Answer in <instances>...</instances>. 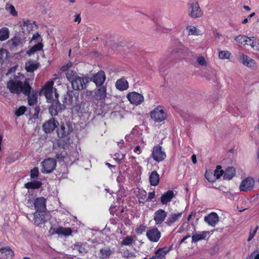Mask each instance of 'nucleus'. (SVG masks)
<instances>
[{
    "instance_id": "obj_1",
    "label": "nucleus",
    "mask_w": 259,
    "mask_h": 259,
    "mask_svg": "<svg viewBox=\"0 0 259 259\" xmlns=\"http://www.w3.org/2000/svg\"><path fill=\"white\" fill-rule=\"evenodd\" d=\"M7 87L11 93L16 94H20L21 93L24 94H28L29 89H31L28 81H25L23 82L16 77L10 80L7 82Z\"/></svg>"
},
{
    "instance_id": "obj_2",
    "label": "nucleus",
    "mask_w": 259,
    "mask_h": 259,
    "mask_svg": "<svg viewBox=\"0 0 259 259\" xmlns=\"http://www.w3.org/2000/svg\"><path fill=\"white\" fill-rule=\"evenodd\" d=\"M54 81L53 80L47 82L44 86L41 93L44 94L48 102L52 103L58 101V94L57 90L53 88Z\"/></svg>"
},
{
    "instance_id": "obj_3",
    "label": "nucleus",
    "mask_w": 259,
    "mask_h": 259,
    "mask_svg": "<svg viewBox=\"0 0 259 259\" xmlns=\"http://www.w3.org/2000/svg\"><path fill=\"white\" fill-rule=\"evenodd\" d=\"M188 15L193 18H197L202 15V11L196 0H191L188 4Z\"/></svg>"
},
{
    "instance_id": "obj_4",
    "label": "nucleus",
    "mask_w": 259,
    "mask_h": 259,
    "mask_svg": "<svg viewBox=\"0 0 259 259\" xmlns=\"http://www.w3.org/2000/svg\"><path fill=\"white\" fill-rule=\"evenodd\" d=\"M120 151L114 155V159L119 161L124 159L125 154L132 149V145L131 144L124 142L123 140L118 143Z\"/></svg>"
},
{
    "instance_id": "obj_5",
    "label": "nucleus",
    "mask_w": 259,
    "mask_h": 259,
    "mask_svg": "<svg viewBox=\"0 0 259 259\" xmlns=\"http://www.w3.org/2000/svg\"><path fill=\"white\" fill-rule=\"evenodd\" d=\"M150 116L154 121L160 122L166 119L167 114L162 106H158L151 111Z\"/></svg>"
},
{
    "instance_id": "obj_6",
    "label": "nucleus",
    "mask_w": 259,
    "mask_h": 259,
    "mask_svg": "<svg viewBox=\"0 0 259 259\" xmlns=\"http://www.w3.org/2000/svg\"><path fill=\"white\" fill-rule=\"evenodd\" d=\"M61 70L66 72L67 79L70 82L78 76L77 72L73 67V63L71 62L62 66Z\"/></svg>"
},
{
    "instance_id": "obj_7",
    "label": "nucleus",
    "mask_w": 259,
    "mask_h": 259,
    "mask_svg": "<svg viewBox=\"0 0 259 259\" xmlns=\"http://www.w3.org/2000/svg\"><path fill=\"white\" fill-rule=\"evenodd\" d=\"M89 82V78L86 77L77 76L71 82L72 88L74 90H81L85 88Z\"/></svg>"
},
{
    "instance_id": "obj_8",
    "label": "nucleus",
    "mask_w": 259,
    "mask_h": 259,
    "mask_svg": "<svg viewBox=\"0 0 259 259\" xmlns=\"http://www.w3.org/2000/svg\"><path fill=\"white\" fill-rule=\"evenodd\" d=\"M151 157L155 161L159 162L165 159L166 155L161 146L156 145L152 149Z\"/></svg>"
},
{
    "instance_id": "obj_9",
    "label": "nucleus",
    "mask_w": 259,
    "mask_h": 259,
    "mask_svg": "<svg viewBox=\"0 0 259 259\" xmlns=\"http://www.w3.org/2000/svg\"><path fill=\"white\" fill-rule=\"evenodd\" d=\"M255 185V181L251 177H248L244 179L239 185V189L241 191L249 192L252 190Z\"/></svg>"
},
{
    "instance_id": "obj_10",
    "label": "nucleus",
    "mask_w": 259,
    "mask_h": 259,
    "mask_svg": "<svg viewBox=\"0 0 259 259\" xmlns=\"http://www.w3.org/2000/svg\"><path fill=\"white\" fill-rule=\"evenodd\" d=\"M42 169L43 173L48 174L52 172L56 167V161L54 158H48L41 162Z\"/></svg>"
},
{
    "instance_id": "obj_11",
    "label": "nucleus",
    "mask_w": 259,
    "mask_h": 259,
    "mask_svg": "<svg viewBox=\"0 0 259 259\" xmlns=\"http://www.w3.org/2000/svg\"><path fill=\"white\" fill-rule=\"evenodd\" d=\"M167 218V212L165 210L161 208L158 209L153 214V220L155 222V225L160 226L166 220Z\"/></svg>"
},
{
    "instance_id": "obj_12",
    "label": "nucleus",
    "mask_w": 259,
    "mask_h": 259,
    "mask_svg": "<svg viewBox=\"0 0 259 259\" xmlns=\"http://www.w3.org/2000/svg\"><path fill=\"white\" fill-rule=\"evenodd\" d=\"M126 98L131 103L136 106L141 104L144 100L143 95L136 92L129 93L126 95Z\"/></svg>"
},
{
    "instance_id": "obj_13",
    "label": "nucleus",
    "mask_w": 259,
    "mask_h": 259,
    "mask_svg": "<svg viewBox=\"0 0 259 259\" xmlns=\"http://www.w3.org/2000/svg\"><path fill=\"white\" fill-rule=\"evenodd\" d=\"M72 125L69 122L62 123L57 129V135L60 138H63L67 136L72 131Z\"/></svg>"
},
{
    "instance_id": "obj_14",
    "label": "nucleus",
    "mask_w": 259,
    "mask_h": 259,
    "mask_svg": "<svg viewBox=\"0 0 259 259\" xmlns=\"http://www.w3.org/2000/svg\"><path fill=\"white\" fill-rule=\"evenodd\" d=\"M130 138V137H126V141L125 142L131 144L132 145V148L135 146L134 152L138 155L140 154L142 152V148L146 145L143 138H140L137 142H136V140L130 142L128 141Z\"/></svg>"
},
{
    "instance_id": "obj_15",
    "label": "nucleus",
    "mask_w": 259,
    "mask_h": 259,
    "mask_svg": "<svg viewBox=\"0 0 259 259\" xmlns=\"http://www.w3.org/2000/svg\"><path fill=\"white\" fill-rule=\"evenodd\" d=\"M161 236L160 232L155 227L150 229L146 232L147 237L152 242H157Z\"/></svg>"
},
{
    "instance_id": "obj_16",
    "label": "nucleus",
    "mask_w": 259,
    "mask_h": 259,
    "mask_svg": "<svg viewBox=\"0 0 259 259\" xmlns=\"http://www.w3.org/2000/svg\"><path fill=\"white\" fill-rule=\"evenodd\" d=\"M239 59L241 61L242 63L244 65L251 69H255L257 65L256 62L249 57L242 53L239 54Z\"/></svg>"
},
{
    "instance_id": "obj_17",
    "label": "nucleus",
    "mask_w": 259,
    "mask_h": 259,
    "mask_svg": "<svg viewBox=\"0 0 259 259\" xmlns=\"http://www.w3.org/2000/svg\"><path fill=\"white\" fill-rule=\"evenodd\" d=\"M58 124V121L54 118H52L43 124L42 128L45 133H51L55 130Z\"/></svg>"
},
{
    "instance_id": "obj_18",
    "label": "nucleus",
    "mask_w": 259,
    "mask_h": 259,
    "mask_svg": "<svg viewBox=\"0 0 259 259\" xmlns=\"http://www.w3.org/2000/svg\"><path fill=\"white\" fill-rule=\"evenodd\" d=\"M183 211L178 213L171 212L168 215L165 222V224L168 226H172L175 223L178 222L182 218Z\"/></svg>"
},
{
    "instance_id": "obj_19",
    "label": "nucleus",
    "mask_w": 259,
    "mask_h": 259,
    "mask_svg": "<svg viewBox=\"0 0 259 259\" xmlns=\"http://www.w3.org/2000/svg\"><path fill=\"white\" fill-rule=\"evenodd\" d=\"M34 205L36 212H44L46 209V200L43 197L37 198L34 200Z\"/></svg>"
},
{
    "instance_id": "obj_20",
    "label": "nucleus",
    "mask_w": 259,
    "mask_h": 259,
    "mask_svg": "<svg viewBox=\"0 0 259 259\" xmlns=\"http://www.w3.org/2000/svg\"><path fill=\"white\" fill-rule=\"evenodd\" d=\"M204 221L211 227H215L219 221V217L218 214L212 212L204 217Z\"/></svg>"
},
{
    "instance_id": "obj_21",
    "label": "nucleus",
    "mask_w": 259,
    "mask_h": 259,
    "mask_svg": "<svg viewBox=\"0 0 259 259\" xmlns=\"http://www.w3.org/2000/svg\"><path fill=\"white\" fill-rule=\"evenodd\" d=\"M106 78L105 74L104 71H100L92 77V80L97 86L101 85L105 81Z\"/></svg>"
},
{
    "instance_id": "obj_22",
    "label": "nucleus",
    "mask_w": 259,
    "mask_h": 259,
    "mask_svg": "<svg viewBox=\"0 0 259 259\" xmlns=\"http://www.w3.org/2000/svg\"><path fill=\"white\" fill-rule=\"evenodd\" d=\"M235 40L239 44L243 45H249L252 48L254 47L253 41L251 38L246 35H240L236 36Z\"/></svg>"
},
{
    "instance_id": "obj_23",
    "label": "nucleus",
    "mask_w": 259,
    "mask_h": 259,
    "mask_svg": "<svg viewBox=\"0 0 259 259\" xmlns=\"http://www.w3.org/2000/svg\"><path fill=\"white\" fill-rule=\"evenodd\" d=\"M115 87L118 90L123 91L128 88V83L124 77H122L117 80L115 82Z\"/></svg>"
},
{
    "instance_id": "obj_24",
    "label": "nucleus",
    "mask_w": 259,
    "mask_h": 259,
    "mask_svg": "<svg viewBox=\"0 0 259 259\" xmlns=\"http://www.w3.org/2000/svg\"><path fill=\"white\" fill-rule=\"evenodd\" d=\"M14 255V252L8 247L0 249V259H12Z\"/></svg>"
},
{
    "instance_id": "obj_25",
    "label": "nucleus",
    "mask_w": 259,
    "mask_h": 259,
    "mask_svg": "<svg viewBox=\"0 0 259 259\" xmlns=\"http://www.w3.org/2000/svg\"><path fill=\"white\" fill-rule=\"evenodd\" d=\"M31 90L29 89V91L28 94H25L27 96V100L28 105L30 106H33L37 104L38 95L36 92H31Z\"/></svg>"
},
{
    "instance_id": "obj_26",
    "label": "nucleus",
    "mask_w": 259,
    "mask_h": 259,
    "mask_svg": "<svg viewBox=\"0 0 259 259\" xmlns=\"http://www.w3.org/2000/svg\"><path fill=\"white\" fill-rule=\"evenodd\" d=\"M149 183L151 186H157L160 180L159 175L156 170L152 171L149 174Z\"/></svg>"
},
{
    "instance_id": "obj_27",
    "label": "nucleus",
    "mask_w": 259,
    "mask_h": 259,
    "mask_svg": "<svg viewBox=\"0 0 259 259\" xmlns=\"http://www.w3.org/2000/svg\"><path fill=\"white\" fill-rule=\"evenodd\" d=\"M174 197V193L172 190H169L163 193L161 196V202L163 204H167Z\"/></svg>"
},
{
    "instance_id": "obj_28",
    "label": "nucleus",
    "mask_w": 259,
    "mask_h": 259,
    "mask_svg": "<svg viewBox=\"0 0 259 259\" xmlns=\"http://www.w3.org/2000/svg\"><path fill=\"white\" fill-rule=\"evenodd\" d=\"M34 224L38 226L45 222L44 212H35L33 214Z\"/></svg>"
},
{
    "instance_id": "obj_29",
    "label": "nucleus",
    "mask_w": 259,
    "mask_h": 259,
    "mask_svg": "<svg viewBox=\"0 0 259 259\" xmlns=\"http://www.w3.org/2000/svg\"><path fill=\"white\" fill-rule=\"evenodd\" d=\"M209 234V232L208 231H205L193 234L192 236V242H196L200 240L205 239L206 236Z\"/></svg>"
},
{
    "instance_id": "obj_30",
    "label": "nucleus",
    "mask_w": 259,
    "mask_h": 259,
    "mask_svg": "<svg viewBox=\"0 0 259 259\" xmlns=\"http://www.w3.org/2000/svg\"><path fill=\"white\" fill-rule=\"evenodd\" d=\"M21 29L24 33H29L32 30L34 26L33 24L29 20H26L22 22L21 24Z\"/></svg>"
},
{
    "instance_id": "obj_31",
    "label": "nucleus",
    "mask_w": 259,
    "mask_h": 259,
    "mask_svg": "<svg viewBox=\"0 0 259 259\" xmlns=\"http://www.w3.org/2000/svg\"><path fill=\"white\" fill-rule=\"evenodd\" d=\"M186 30L188 35H200L202 34V31L197 27L192 25H188L186 27Z\"/></svg>"
},
{
    "instance_id": "obj_32",
    "label": "nucleus",
    "mask_w": 259,
    "mask_h": 259,
    "mask_svg": "<svg viewBox=\"0 0 259 259\" xmlns=\"http://www.w3.org/2000/svg\"><path fill=\"white\" fill-rule=\"evenodd\" d=\"M236 174V170L233 167H228L223 172V178L225 180H231Z\"/></svg>"
},
{
    "instance_id": "obj_33",
    "label": "nucleus",
    "mask_w": 259,
    "mask_h": 259,
    "mask_svg": "<svg viewBox=\"0 0 259 259\" xmlns=\"http://www.w3.org/2000/svg\"><path fill=\"white\" fill-rule=\"evenodd\" d=\"M106 96V89L104 87L98 89L95 92L94 97L98 100L105 99Z\"/></svg>"
},
{
    "instance_id": "obj_34",
    "label": "nucleus",
    "mask_w": 259,
    "mask_h": 259,
    "mask_svg": "<svg viewBox=\"0 0 259 259\" xmlns=\"http://www.w3.org/2000/svg\"><path fill=\"white\" fill-rule=\"evenodd\" d=\"M72 232V231L70 228H64L62 227L58 228L55 231L56 234L65 236L71 235Z\"/></svg>"
},
{
    "instance_id": "obj_35",
    "label": "nucleus",
    "mask_w": 259,
    "mask_h": 259,
    "mask_svg": "<svg viewBox=\"0 0 259 259\" xmlns=\"http://www.w3.org/2000/svg\"><path fill=\"white\" fill-rule=\"evenodd\" d=\"M38 67V64L33 61H28L26 62L25 69L27 72H32Z\"/></svg>"
},
{
    "instance_id": "obj_36",
    "label": "nucleus",
    "mask_w": 259,
    "mask_h": 259,
    "mask_svg": "<svg viewBox=\"0 0 259 259\" xmlns=\"http://www.w3.org/2000/svg\"><path fill=\"white\" fill-rule=\"evenodd\" d=\"M10 31L7 27H4L0 29V41H4L9 37Z\"/></svg>"
},
{
    "instance_id": "obj_37",
    "label": "nucleus",
    "mask_w": 259,
    "mask_h": 259,
    "mask_svg": "<svg viewBox=\"0 0 259 259\" xmlns=\"http://www.w3.org/2000/svg\"><path fill=\"white\" fill-rule=\"evenodd\" d=\"M41 185L42 183L40 181H34L26 183L25 184V187L28 189H38L41 187Z\"/></svg>"
},
{
    "instance_id": "obj_38",
    "label": "nucleus",
    "mask_w": 259,
    "mask_h": 259,
    "mask_svg": "<svg viewBox=\"0 0 259 259\" xmlns=\"http://www.w3.org/2000/svg\"><path fill=\"white\" fill-rule=\"evenodd\" d=\"M42 48V44L38 42L36 45L31 47L28 51L27 54L30 56L35 52L40 51Z\"/></svg>"
},
{
    "instance_id": "obj_39",
    "label": "nucleus",
    "mask_w": 259,
    "mask_h": 259,
    "mask_svg": "<svg viewBox=\"0 0 259 259\" xmlns=\"http://www.w3.org/2000/svg\"><path fill=\"white\" fill-rule=\"evenodd\" d=\"M231 55V53L228 51H221L219 53V58L220 59H228Z\"/></svg>"
},
{
    "instance_id": "obj_40",
    "label": "nucleus",
    "mask_w": 259,
    "mask_h": 259,
    "mask_svg": "<svg viewBox=\"0 0 259 259\" xmlns=\"http://www.w3.org/2000/svg\"><path fill=\"white\" fill-rule=\"evenodd\" d=\"M224 171L222 169V167L220 165L217 166V168L214 171L213 175L216 179H219L221 176H223Z\"/></svg>"
},
{
    "instance_id": "obj_41",
    "label": "nucleus",
    "mask_w": 259,
    "mask_h": 259,
    "mask_svg": "<svg viewBox=\"0 0 259 259\" xmlns=\"http://www.w3.org/2000/svg\"><path fill=\"white\" fill-rule=\"evenodd\" d=\"M134 239L132 236H127L123 239L121 242V244L122 245H130L133 243Z\"/></svg>"
},
{
    "instance_id": "obj_42",
    "label": "nucleus",
    "mask_w": 259,
    "mask_h": 259,
    "mask_svg": "<svg viewBox=\"0 0 259 259\" xmlns=\"http://www.w3.org/2000/svg\"><path fill=\"white\" fill-rule=\"evenodd\" d=\"M8 56V51L4 49H0V64L3 63V62L7 58Z\"/></svg>"
},
{
    "instance_id": "obj_43",
    "label": "nucleus",
    "mask_w": 259,
    "mask_h": 259,
    "mask_svg": "<svg viewBox=\"0 0 259 259\" xmlns=\"http://www.w3.org/2000/svg\"><path fill=\"white\" fill-rule=\"evenodd\" d=\"M63 102L67 105L71 104L73 102V96L68 93L64 95Z\"/></svg>"
},
{
    "instance_id": "obj_44",
    "label": "nucleus",
    "mask_w": 259,
    "mask_h": 259,
    "mask_svg": "<svg viewBox=\"0 0 259 259\" xmlns=\"http://www.w3.org/2000/svg\"><path fill=\"white\" fill-rule=\"evenodd\" d=\"M100 252L101 257L105 258L110 256L111 253V251L109 248L102 249H100Z\"/></svg>"
},
{
    "instance_id": "obj_45",
    "label": "nucleus",
    "mask_w": 259,
    "mask_h": 259,
    "mask_svg": "<svg viewBox=\"0 0 259 259\" xmlns=\"http://www.w3.org/2000/svg\"><path fill=\"white\" fill-rule=\"evenodd\" d=\"M258 229V226H255V227L253 229V228L250 229V231H249V236L247 239V241L249 242L254 238V236L255 235V234L257 232Z\"/></svg>"
},
{
    "instance_id": "obj_46",
    "label": "nucleus",
    "mask_w": 259,
    "mask_h": 259,
    "mask_svg": "<svg viewBox=\"0 0 259 259\" xmlns=\"http://www.w3.org/2000/svg\"><path fill=\"white\" fill-rule=\"evenodd\" d=\"M10 43L13 47H17L21 45V40L18 37H14L10 40Z\"/></svg>"
},
{
    "instance_id": "obj_47",
    "label": "nucleus",
    "mask_w": 259,
    "mask_h": 259,
    "mask_svg": "<svg viewBox=\"0 0 259 259\" xmlns=\"http://www.w3.org/2000/svg\"><path fill=\"white\" fill-rule=\"evenodd\" d=\"M26 110V107L24 106H20L15 111V114L17 116L19 117L24 114Z\"/></svg>"
},
{
    "instance_id": "obj_48",
    "label": "nucleus",
    "mask_w": 259,
    "mask_h": 259,
    "mask_svg": "<svg viewBox=\"0 0 259 259\" xmlns=\"http://www.w3.org/2000/svg\"><path fill=\"white\" fill-rule=\"evenodd\" d=\"M137 196L139 198V202L143 203L147 198L146 192L145 191H141Z\"/></svg>"
},
{
    "instance_id": "obj_49",
    "label": "nucleus",
    "mask_w": 259,
    "mask_h": 259,
    "mask_svg": "<svg viewBox=\"0 0 259 259\" xmlns=\"http://www.w3.org/2000/svg\"><path fill=\"white\" fill-rule=\"evenodd\" d=\"M197 63L202 66H206L207 65L206 61L203 56H199L196 59Z\"/></svg>"
},
{
    "instance_id": "obj_50",
    "label": "nucleus",
    "mask_w": 259,
    "mask_h": 259,
    "mask_svg": "<svg viewBox=\"0 0 259 259\" xmlns=\"http://www.w3.org/2000/svg\"><path fill=\"white\" fill-rule=\"evenodd\" d=\"M205 176L206 179L210 182H213L217 180L211 172H206Z\"/></svg>"
},
{
    "instance_id": "obj_51",
    "label": "nucleus",
    "mask_w": 259,
    "mask_h": 259,
    "mask_svg": "<svg viewBox=\"0 0 259 259\" xmlns=\"http://www.w3.org/2000/svg\"><path fill=\"white\" fill-rule=\"evenodd\" d=\"M39 174L38 168L36 167H34L30 171V177L31 179L36 178Z\"/></svg>"
},
{
    "instance_id": "obj_52",
    "label": "nucleus",
    "mask_w": 259,
    "mask_h": 259,
    "mask_svg": "<svg viewBox=\"0 0 259 259\" xmlns=\"http://www.w3.org/2000/svg\"><path fill=\"white\" fill-rule=\"evenodd\" d=\"M8 11L13 16H17V12L13 5H10L7 7Z\"/></svg>"
},
{
    "instance_id": "obj_53",
    "label": "nucleus",
    "mask_w": 259,
    "mask_h": 259,
    "mask_svg": "<svg viewBox=\"0 0 259 259\" xmlns=\"http://www.w3.org/2000/svg\"><path fill=\"white\" fill-rule=\"evenodd\" d=\"M40 111V108L38 106H35L34 108V113L32 115V118L36 119L38 117V114Z\"/></svg>"
},
{
    "instance_id": "obj_54",
    "label": "nucleus",
    "mask_w": 259,
    "mask_h": 259,
    "mask_svg": "<svg viewBox=\"0 0 259 259\" xmlns=\"http://www.w3.org/2000/svg\"><path fill=\"white\" fill-rule=\"evenodd\" d=\"M75 247L78 251L81 254H84L86 252L85 249L81 245L77 244L75 245Z\"/></svg>"
},
{
    "instance_id": "obj_55",
    "label": "nucleus",
    "mask_w": 259,
    "mask_h": 259,
    "mask_svg": "<svg viewBox=\"0 0 259 259\" xmlns=\"http://www.w3.org/2000/svg\"><path fill=\"white\" fill-rule=\"evenodd\" d=\"M146 227L143 225H140L136 229V232L137 234H142L145 230Z\"/></svg>"
},
{
    "instance_id": "obj_56",
    "label": "nucleus",
    "mask_w": 259,
    "mask_h": 259,
    "mask_svg": "<svg viewBox=\"0 0 259 259\" xmlns=\"http://www.w3.org/2000/svg\"><path fill=\"white\" fill-rule=\"evenodd\" d=\"M154 197H155V192L154 191L150 192L148 194V198H147V200L148 201L151 200V199L154 198Z\"/></svg>"
},
{
    "instance_id": "obj_57",
    "label": "nucleus",
    "mask_w": 259,
    "mask_h": 259,
    "mask_svg": "<svg viewBox=\"0 0 259 259\" xmlns=\"http://www.w3.org/2000/svg\"><path fill=\"white\" fill-rule=\"evenodd\" d=\"M75 18L74 19V21L75 22H77L78 23H80L81 21V18L79 14H76L75 16Z\"/></svg>"
},
{
    "instance_id": "obj_58",
    "label": "nucleus",
    "mask_w": 259,
    "mask_h": 259,
    "mask_svg": "<svg viewBox=\"0 0 259 259\" xmlns=\"http://www.w3.org/2000/svg\"><path fill=\"white\" fill-rule=\"evenodd\" d=\"M256 253V251H254L252 253H251L250 255L247 256L246 259H255V253Z\"/></svg>"
},
{
    "instance_id": "obj_59",
    "label": "nucleus",
    "mask_w": 259,
    "mask_h": 259,
    "mask_svg": "<svg viewBox=\"0 0 259 259\" xmlns=\"http://www.w3.org/2000/svg\"><path fill=\"white\" fill-rule=\"evenodd\" d=\"M191 159L194 164H196L197 162L196 156L195 155H193L191 157Z\"/></svg>"
},
{
    "instance_id": "obj_60",
    "label": "nucleus",
    "mask_w": 259,
    "mask_h": 259,
    "mask_svg": "<svg viewBox=\"0 0 259 259\" xmlns=\"http://www.w3.org/2000/svg\"><path fill=\"white\" fill-rule=\"evenodd\" d=\"M39 37V35L38 33H36V34H33V35L32 36V38L31 41H32L33 40L36 39Z\"/></svg>"
},
{
    "instance_id": "obj_61",
    "label": "nucleus",
    "mask_w": 259,
    "mask_h": 259,
    "mask_svg": "<svg viewBox=\"0 0 259 259\" xmlns=\"http://www.w3.org/2000/svg\"><path fill=\"white\" fill-rule=\"evenodd\" d=\"M190 236L189 235H187V236H185L184 237H183L181 240V243H183V242H184L187 239H188V238H189Z\"/></svg>"
},
{
    "instance_id": "obj_62",
    "label": "nucleus",
    "mask_w": 259,
    "mask_h": 259,
    "mask_svg": "<svg viewBox=\"0 0 259 259\" xmlns=\"http://www.w3.org/2000/svg\"><path fill=\"white\" fill-rule=\"evenodd\" d=\"M114 209H115V207L114 206H111L110 207V209H109L110 213H112L113 215V213H114Z\"/></svg>"
},
{
    "instance_id": "obj_63",
    "label": "nucleus",
    "mask_w": 259,
    "mask_h": 259,
    "mask_svg": "<svg viewBox=\"0 0 259 259\" xmlns=\"http://www.w3.org/2000/svg\"><path fill=\"white\" fill-rule=\"evenodd\" d=\"M106 165L108 167H109V168H110L115 167V166L112 165L110 164V163H106Z\"/></svg>"
},
{
    "instance_id": "obj_64",
    "label": "nucleus",
    "mask_w": 259,
    "mask_h": 259,
    "mask_svg": "<svg viewBox=\"0 0 259 259\" xmlns=\"http://www.w3.org/2000/svg\"><path fill=\"white\" fill-rule=\"evenodd\" d=\"M243 8L246 11H250V8L248 6H244Z\"/></svg>"
}]
</instances>
